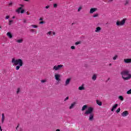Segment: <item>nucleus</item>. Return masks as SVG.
<instances>
[{"mask_svg":"<svg viewBox=\"0 0 131 131\" xmlns=\"http://www.w3.org/2000/svg\"><path fill=\"white\" fill-rule=\"evenodd\" d=\"M11 63L13 64V66H16L15 68L16 70H19L20 67H22L24 64L22 59H15L14 58L12 59Z\"/></svg>","mask_w":131,"mask_h":131,"instance_id":"nucleus-1","label":"nucleus"},{"mask_svg":"<svg viewBox=\"0 0 131 131\" xmlns=\"http://www.w3.org/2000/svg\"><path fill=\"white\" fill-rule=\"evenodd\" d=\"M120 74L123 80H129L131 78V74H130L129 70H124L122 71Z\"/></svg>","mask_w":131,"mask_h":131,"instance_id":"nucleus-2","label":"nucleus"},{"mask_svg":"<svg viewBox=\"0 0 131 131\" xmlns=\"http://www.w3.org/2000/svg\"><path fill=\"white\" fill-rule=\"evenodd\" d=\"M63 67H64L63 64L55 65L53 67V70L58 71L59 70H61V68H63Z\"/></svg>","mask_w":131,"mask_h":131,"instance_id":"nucleus-3","label":"nucleus"},{"mask_svg":"<svg viewBox=\"0 0 131 131\" xmlns=\"http://www.w3.org/2000/svg\"><path fill=\"white\" fill-rule=\"evenodd\" d=\"M125 21H126V19H123L121 21L117 20L116 21L117 26H123V25H124L125 24Z\"/></svg>","mask_w":131,"mask_h":131,"instance_id":"nucleus-4","label":"nucleus"},{"mask_svg":"<svg viewBox=\"0 0 131 131\" xmlns=\"http://www.w3.org/2000/svg\"><path fill=\"white\" fill-rule=\"evenodd\" d=\"M93 111H94V108L92 107L88 108V110L85 112L84 114L86 115H89V114H93Z\"/></svg>","mask_w":131,"mask_h":131,"instance_id":"nucleus-5","label":"nucleus"},{"mask_svg":"<svg viewBox=\"0 0 131 131\" xmlns=\"http://www.w3.org/2000/svg\"><path fill=\"white\" fill-rule=\"evenodd\" d=\"M54 77L56 80H57V81H60L61 80V79H60L61 78V75L59 74H55L54 75Z\"/></svg>","mask_w":131,"mask_h":131,"instance_id":"nucleus-6","label":"nucleus"},{"mask_svg":"<svg viewBox=\"0 0 131 131\" xmlns=\"http://www.w3.org/2000/svg\"><path fill=\"white\" fill-rule=\"evenodd\" d=\"M129 113H128V111H124L122 114H121V116L123 117H125L126 116H127V115H128Z\"/></svg>","mask_w":131,"mask_h":131,"instance_id":"nucleus-7","label":"nucleus"},{"mask_svg":"<svg viewBox=\"0 0 131 131\" xmlns=\"http://www.w3.org/2000/svg\"><path fill=\"white\" fill-rule=\"evenodd\" d=\"M19 6H21V7H19L16 10V13H18V14H20V11H21V10H22V8H24V5L20 4L19 5Z\"/></svg>","mask_w":131,"mask_h":131,"instance_id":"nucleus-8","label":"nucleus"},{"mask_svg":"<svg viewBox=\"0 0 131 131\" xmlns=\"http://www.w3.org/2000/svg\"><path fill=\"white\" fill-rule=\"evenodd\" d=\"M96 11H98V8H91L90 11V13L93 14V13H95Z\"/></svg>","mask_w":131,"mask_h":131,"instance_id":"nucleus-9","label":"nucleus"},{"mask_svg":"<svg viewBox=\"0 0 131 131\" xmlns=\"http://www.w3.org/2000/svg\"><path fill=\"white\" fill-rule=\"evenodd\" d=\"M70 81H71V78H69L67 79L66 82H65V84L64 85H68V84H69V83H70Z\"/></svg>","mask_w":131,"mask_h":131,"instance_id":"nucleus-10","label":"nucleus"},{"mask_svg":"<svg viewBox=\"0 0 131 131\" xmlns=\"http://www.w3.org/2000/svg\"><path fill=\"white\" fill-rule=\"evenodd\" d=\"M94 114H90L89 116V120H90V121H93V120H94Z\"/></svg>","mask_w":131,"mask_h":131,"instance_id":"nucleus-11","label":"nucleus"},{"mask_svg":"<svg viewBox=\"0 0 131 131\" xmlns=\"http://www.w3.org/2000/svg\"><path fill=\"white\" fill-rule=\"evenodd\" d=\"M118 106V104L116 103L115 105H114L113 106L112 108L111 109V111L112 112H113V111H114V110H115V109H116V108H117V106Z\"/></svg>","mask_w":131,"mask_h":131,"instance_id":"nucleus-12","label":"nucleus"},{"mask_svg":"<svg viewBox=\"0 0 131 131\" xmlns=\"http://www.w3.org/2000/svg\"><path fill=\"white\" fill-rule=\"evenodd\" d=\"M124 63H131V58H127L124 59Z\"/></svg>","mask_w":131,"mask_h":131,"instance_id":"nucleus-13","label":"nucleus"},{"mask_svg":"<svg viewBox=\"0 0 131 131\" xmlns=\"http://www.w3.org/2000/svg\"><path fill=\"white\" fill-rule=\"evenodd\" d=\"M76 104V102H74L73 103L71 104V106L69 107V109H73V108H74V106Z\"/></svg>","mask_w":131,"mask_h":131,"instance_id":"nucleus-14","label":"nucleus"},{"mask_svg":"<svg viewBox=\"0 0 131 131\" xmlns=\"http://www.w3.org/2000/svg\"><path fill=\"white\" fill-rule=\"evenodd\" d=\"M101 28L100 27H98L96 28V30H95V32H100V31H101Z\"/></svg>","mask_w":131,"mask_h":131,"instance_id":"nucleus-15","label":"nucleus"},{"mask_svg":"<svg viewBox=\"0 0 131 131\" xmlns=\"http://www.w3.org/2000/svg\"><path fill=\"white\" fill-rule=\"evenodd\" d=\"M52 34H53V35H55V34H56V33L53 31H49L48 33H47L48 35H52Z\"/></svg>","mask_w":131,"mask_h":131,"instance_id":"nucleus-16","label":"nucleus"},{"mask_svg":"<svg viewBox=\"0 0 131 131\" xmlns=\"http://www.w3.org/2000/svg\"><path fill=\"white\" fill-rule=\"evenodd\" d=\"M84 86V85L82 84L81 86H79L78 88V90L79 91H83V90H84V86Z\"/></svg>","mask_w":131,"mask_h":131,"instance_id":"nucleus-17","label":"nucleus"},{"mask_svg":"<svg viewBox=\"0 0 131 131\" xmlns=\"http://www.w3.org/2000/svg\"><path fill=\"white\" fill-rule=\"evenodd\" d=\"M7 36H8V37H9V38H12V37H13V35H12L11 32H8L7 33Z\"/></svg>","mask_w":131,"mask_h":131,"instance_id":"nucleus-18","label":"nucleus"},{"mask_svg":"<svg viewBox=\"0 0 131 131\" xmlns=\"http://www.w3.org/2000/svg\"><path fill=\"white\" fill-rule=\"evenodd\" d=\"M4 121H5V114L4 113L2 114V118L1 120L2 123H4Z\"/></svg>","mask_w":131,"mask_h":131,"instance_id":"nucleus-19","label":"nucleus"},{"mask_svg":"<svg viewBox=\"0 0 131 131\" xmlns=\"http://www.w3.org/2000/svg\"><path fill=\"white\" fill-rule=\"evenodd\" d=\"M129 4V0H125V3H124V6H128V5Z\"/></svg>","mask_w":131,"mask_h":131,"instance_id":"nucleus-20","label":"nucleus"},{"mask_svg":"<svg viewBox=\"0 0 131 131\" xmlns=\"http://www.w3.org/2000/svg\"><path fill=\"white\" fill-rule=\"evenodd\" d=\"M86 108H88V105H83L82 107V111H84V110H85V109H86Z\"/></svg>","mask_w":131,"mask_h":131,"instance_id":"nucleus-21","label":"nucleus"},{"mask_svg":"<svg viewBox=\"0 0 131 131\" xmlns=\"http://www.w3.org/2000/svg\"><path fill=\"white\" fill-rule=\"evenodd\" d=\"M96 103L99 105V106H102V102L100 100H96Z\"/></svg>","mask_w":131,"mask_h":131,"instance_id":"nucleus-22","label":"nucleus"},{"mask_svg":"<svg viewBox=\"0 0 131 131\" xmlns=\"http://www.w3.org/2000/svg\"><path fill=\"white\" fill-rule=\"evenodd\" d=\"M96 79H97V75L94 74V75H93V76H92V80H96Z\"/></svg>","mask_w":131,"mask_h":131,"instance_id":"nucleus-23","label":"nucleus"},{"mask_svg":"<svg viewBox=\"0 0 131 131\" xmlns=\"http://www.w3.org/2000/svg\"><path fill=\"white\" fill-rule=\"evenodd\" d=\"M16 42H18V43H21L23 42V39H21L17 40Z\"/></svg>","mask_w":131,"mask_h":131,"instance_id":"nucleus-24","label":"nucleus"},{"mask_svg":"<svg viewBox=\"0 0 131 131\" xmlns=\"http://www.w3.org/2000/svg\"><path fill=\"white\" fill-rule=\"evenodd\" d=\"M30 32H35V33H36V30L35 29H31L30 30Z\"/></svg>","mask_w":131,"mask_h":131,"instance_id":"nucleus-25","label":"nucleus"},{"mask_svg":"<svg viewBox=\"0 0 131 131\" xmlns=\"http://www.w3.org/2000/svg\"><path fill=\"white\" fill-rule=\"evenodd\" d=\"M119 100H120L121 101H123L124 99H123V97L122 96H119Z\"/></svg>","mask_w":131,"mask_h":131,"instance_id":"nucleus-26","label":"nucleus"},{"mask_svg":"<svg viewBox=\"0 0 131 131\" xmlns=\"http://www.w3.org/2000/svg\"><path fill=\"white\" fill-rule=\"evenodd\" d=\"M81 43V41H77L75 42V45L76 46H77L78 45H80Z\"/></svg>","mask_w":131,"mask_h":131,"instance_id":"nucleus-27","label":"nucleus"},{"mask_svg":"<svg viewBox=\"0 0 131 131\" xmlns=\"http://www.w3.org/2000/svg\"><path fill=\"white\" fill-rule=\"evenodd\" d=\"M126 94H127V95H131V89L127 91Z\"/></svg>","mask_w":131,"mask_h":131,"instance_id":"nucleus-28","label":"nucleus"},{"mask_svg":"<svg viewBox=\"0 0 131 131\" xmlns=\"http://www.w3.org/2000/svg\"><path fill=\"white\" fill-rule=\"evenodd\" d=\"M41 82L42 83H45L47 82V79L41 80Z\"/></svg>","mask_w":131,"mask_h":131,"instance_id":"nucleus-29","label":"nucleus"},{"mask_svg":"<svg viewBox=\"0 0 131 131\" xmlns=\"http://www.w3.org/2000/svg\"><path fill=\"white\" fill-rule=\"evenodd\" d=\"M12 23H13V20H10L9 21L8 24H9V25H12Z\"/></svg>","mask_w":131,"mask_h":131,"instance_id":"nucleus-30","label":"nucleus"},{"mask_svg":"<svg viewBox=\"0 0 131 131\" xmlns=\"http://www.w3.org/2000/svg\"><path fill=\"white\" fill-rule=\"evenodd\" d=\"M32 27H33V28H37L38 26L37 25H32L31 26Z\"/></svg>","mask_w":131,"mask_h":131,"instance_id":"nucleus-31","label":"nucleus"},{"mask_svg":"<svg viewBox=\"0 0 131 131\" xmlns=\"http://www.w3.org/2000/svg\"><path fill=\"white\" fill-rule=\"evenodd\" d=\"M117 58H118V55H115L113 58V60H116V59H117Z\"/></svg>","mask_w":131,"mask_h":131,"instance_id":"nucleus-32","label":"nucleus"},{"mask_svg":"<svg viewBox=\"0 0 131 131\" xmlns=\"http://www.w3.org/2000/svg\"><path fill=\"white\" fill-rule=\"evenodd\" d=\"M20 88H17V91H16V94H18L19 93H20Z\"/></svg>","mask_w":131,"mask_h":131,"instance_id":"nucleus-33","label":"nucleus"},{"mask_svg":"<svg viewBox=\"0 0 131 131\" xmlns=\"http://www.w3.org/2000/svg\"><path fill=\"white\" fill-rule=\"evenodd\" d=\"M119 112H120V108H118L116 110V113H119Z\"/></svg>","mask_w":131,"mask_h":131,"instance_id":"nucleus-34","label":"nucleus"},{"mask_svg":"<svg viewBox=\"0 0 131 131\" xmlns=\"http://www.w3.org/2000/svg\"><path fill=\"white\" fill-rule=\"evenodd\" d=\"M82 9V7L81 6L79 7L78 9V12H80V10H81Z\"/></svg>","mask_w":131,"mask_h":131,"instance_id":"nucleus-35","label":"nucleus"},{"mask_svg":"<svg viewBox=\"0 0 131 131\" xmlns=\"http://www.w3.org/2000/svg\"><path fill=\"white\" fill-rule=\"evenodd\" d=\"M53 7L54 8H57V7H58V5L57 4H54Z\"/></svg>","mask_w":131,"mask_h":131,"instance_id":"nucleus-36","label":"nucleus"},{"mask_svg":"<svg viewBox=\"0 0 131 131\" xmlns=\"http://www.w3.org/2000/svg\"><path fill=\"white\" fill-rule=\"evenodd\" d=\"M24 12H25V10L21 9V10L20 11V14H23V13H24Z\"/></svg>","mask_w":131,"mask_h":131,"instance_id":"nucleus-37","label":"nucleus"},{"mask_svg":"<svg viewBox=\"0 0 131 131\" xmlns=\"http://www.w3.org/2000/svg\"><path fill=\"white\" fill-rule=\"evenodd\" d=\"M9 7H12L13 6V3H10L8 4Z\"/></svg>","mask_w":131,"mask_h":131,"instance_id":"nucleus-38","label":"nucleus"},{"mask_svg":"<svg viewBox=\"0 0 131 131\" xmlns=\"http://www.w3.org/2000/svg\"><path fill=\"white\" fill-rule=\"evenodd\" d=\"M45 21H40L39 23V24H45Z\"/></svg>","mask_w":131,"mask_h":131,"instance_id":"nucleus-39","label":"nucleus"},{"mask_svg":"<svg viewBox=\"0 0 131 131\" xmlns=\"http://www.w3.org/2000/svg\"><path fill=\"white\" fill-rule=\"evenodd\" d=\"M71 49L72 50H75V46H72V47H71Z\"/></svg>","mask_w":131,"mask_h":131,"instance_id":"nucleus-40","label":"nucleus"},{"mask_svg":"<svg viewBox=\"0 0 131 131\" xmlns=\"http://www.w3.org/2000/svg\"><path fill=\"white\" fill-rule=\"evenodd\" d=\"M98 14H94V15H93V17H94V18H95V17H98Z\"/></svg>","mask_w":131,"mask_h":131,"instance_id":"nucleus-41","label":"nucleus"},{"mask_svg":"<svg viewBox=\"0 0 131 131\" xmlns=\"http://www.w3.org/2000/svg\"><path fill=\"white\" fill-rule=\"evenodd\" d=\"M49 8H50V6H49V5L46 6L45 7V9H49Z\"/></svg>","mask_w":131,"mask_h":131,"instance_id":"nucleus-42","label":"nucleus"},{"mask_svg":"<svg viewBox=\"0 0 131 131\" xmlns=\"http://www.w3.org/2000/svg\"><path fill=\"white\" fill-rule=\"evenodd\" d=\"M9 18H10V16L7 15V16H6L5 19H9Z\"/></svg>","mask_w":131,"mask_h":131,"instance_id":"nucleus-43","label":"nucleus"},{"mask_svg":"<svg viewBox=\"0 0 131 131\" xmlns=\"http://www.w3.org/2000/svg\"><path fill=\"white\" fill-rule=\"evenodd\" d=\"M24 23H26L27 22V20L26 19H23Z\"/></svg>","mask_w":131,"mask_h":131,"instance_id":"nucleus-44","label":"nucleus"},{"mask_svg":"<svg viewBox=\"0 0 131 131\" xmlns=\"http://www.w3.org/2000/svg\"><path fill=\"white\" fill-rule=\"evenodd\" d=\"M69 97H67L66 98L64 99V101H67V100H69Z\"/></svg>","mask_w":131,"mask_h":131,"instance_id":"nucleus-45","label":"nucleus"},{"mask_svg":"<svg viewBox=\"0 0 131 131\" xmlns=\"http://www.w3.org/2000/svg\"><path fill=\"white\" fill-rule=\"evenodd\" d=\"M43 20V18H42V17H40L39 18V21H42Z\"/></svg>","mask_w":131,"mask_h":131,"instance_id":"nucleus-46","label":"nucleus"},{"mask_svg":"<svg viewBox=\"0 0 131 131\" xmlns=\"http://www.w3.org/2000/svg\"><path fill=\"white\" fill-rule=\"evenodd\" d=\"M0 130L3 131V129H2V126H1V124H0Z\"/></svg>","mask_w":131,"mask_h":131,"instance_id":"nucleus-47","label":"nucleus"},{"mask_svg":"<svg viewBox=\"0 0 131 131\" xmlns=\"http://www.w3.org/2000/svg\"><path fill=\"white\" fill-rule=\"evenodd\" d=\"M18 127H19V124L17 126L16 129H18Z\"/></svg>","mask_w":131,"mask_h":131,"instance_id":"nucleus-48","label":"nucleus"},{"mask_svg":"<svg viewBox=\"0 0 131 131\" xmlns=\"http://www.w3.org/2000/svg\"><path fill=\"white\" fill-rule=\"evenodd\" d=\"M25 2H30V0H24Z\"/></svg>","mask_w":131,"mask_h":131,"instance_id":"nucleus-49","label":"nucleus"},{"mask_svg":"<svg viewBox=\"0 0 131 131\" xmlns=\"http://www.w3.org/2000/svg\"><path fill=\"white\" fill-rule=\"evenodd\" d=\"M27 15H30V13L29 12H27Z\"/></svg>","mask_w":131,"mask_h":131,"instance_id":"nucleus-50","label":"nucleus"},{"mask_svg":"<svg viewBox=\"0 0 131 131\" xmlns=\"http://www.w3.org/2000/svg\"><path fill=\"white\" fill-rule=\"evenodd\" d=\"M19 131H23V130L22 129V128H20L19 129Z\"/></svg>","mask_w":131,"mask_h":131,"instance_id":"nucleus-51","label":"nucleus"},{"mask_svg":"<svg viewBox=\"0 0 131 131\" xmlns=\"http://www.w3.org/2000/svg\"><path fill=\"white\" fill-rule=\"evenodd\" d=\"M56 131H60V129H57L56 130Z\"/></svg>","mask_w":131,"mask_h":131,"instance_id":"nucleus-52","label":"nucleus"},{"mask_svg":"<svg viewBox=\"0 0 131 131\" xmlns=\"http://www.w3.org/2000/svg\"><path fill=\"white\" fill-rule=\"evenodd\" d=\"M12 19H15V16H13V17H12Z\"/></svg>","mask_w":131,"mask_h":131,"instance_id":"nucleus-53","label":"nucleus"},{"mask_svg":"<svg viewBox=\"0 0 131 131\" xmlns=\"http://www.w3.org/2000/svg\"><path fill=\"white\" fill-rule=\"evenodd\" d=\"M112 65V64H111V63L109 64V66H111Z\"/></svg>","mask_w":131,"mask_h":131,"instance_id":"nucleus-54","label":"nucleus"},{"mask_svg":"<svg viewBox=\"0 0 131 131\" xmlns=\"http://www.w3.org/2000/svg\"><path fill=\"white\" fill-rule=\"evenodd\" d=\"M50 1V2H52V1H53V0H49Z\"/></svg>","mask_w":131,"mask_h":131,"instance_id":"nucleus-55","label":"nucleus"},{"mask_svg":"<svg viewBox=\"0 0 131 131\" xmlns=\"http://www.w3.org/2000/svg\"><path fill=\"white\" fill-rule=\"evenodd\" d=\"M2 28V26H0V29Z\"/></svg>","mask_w":131,"mask_h":131,"instance_id":"nucleus-56","label":"nucleus"}]
</instances>
